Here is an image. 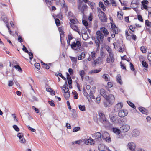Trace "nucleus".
I'll return each instance as SVG.
<instances>
[{
	"instance_id": "obj_1",
	"label": "nucleus",
	"mask_w": 151,
	"mask_h": 151,
	"mask_svg": "<svg viewBox=\"0 0 151 151\" xmlns=\"http://www.w3.org/2000/svg\"><path fill=\"white\" fill-rule=\"evenodd\" d=\"M115 100L114 96L112 94L107 95L104 100V106L105 107H110L112 105Z\"/></svg>"
},
{
	"instance_id": "obj_2",
	"label": "nucleus",
	"mask_w": 151,
	"mask_h": 151,
	"mask_svg": "<svg viewBox=\"0 0 151 151\" xmlns=\"http://www.w3.org/2000/svg\"><path fill=\"white\" fill-rule=\"evenodd\" d=\"M96 39L97 40H95V43L97 46V48H100V44L101 42L103 43L104 38V35L101 32L98 30L96 32Z\"/></svg>"
},
{
	"instance_id": "obj_3",
	"label": "nucleus",
	"mask_w": 151,
	"mask_h": 151,
	"mask_svg": "<svg viewBox=\"0 0 151 151\" xmlns=\"http://www.w3.org/2000/svg\"><path fill=\"white\" fill-rule=\"evenodd\" d=\"M88 1H78V8L83 14H84V11L87 8V6L85 3H87Z\"/></svg>"
},
{
	"instance_id": "obj_4",
	"label": "nucleus",
	"mask_w": 151,
	"mask_h": 151,
	"mask_svg": "<svg viewBox=\"0 0 151 151\" xmlns=\"http://www.w3.org/2000/svg\"><path fill=\"white\" fill-rule=\"evenodd\" d=\"M76 41H74L70 45L72 49L77 51H79L81 49V43L80 41L76 39Z\"/></svg>"
},
{
	"instance_id": "obj_5",
	"label": "nucleus",
	"mask_w": 151,
	"mask_h": 151,
	"mask_svg": "<svg viewBox=\"0 0 151 151\" xmlns=\"http://www.w3.org/2000/svg\"><path fill=\"white\" fill-rule=\"evenodd\" d=\"M98 115L99 116V120L102 123L106 125L109 123V122L106 119V118L103 113L100 111L98 112Z\"/></svg>"
},
{
	"instance_id": "obj_6",
	"label": "nucleus",
	"mask_w": 151,
	"mask_h": 151,
	"mask_svg": "<svg viewBox=\"0 0 151 151\" xmlns=\"http://www.w3.org/2000/svg\"><path fill=\"white\" fill-rule=\"evenodd\" d=\"M136 146V144L132 142H129L127 145V148L130 151H134Z\"/></svg>"
},
{
	"instance_id": "obj_7",
	"label": "nucleus",
	"mask_w": 151,
	"mask_h": 151,
	"mask_svg": "<svg viewBox=\"0 0 151 151\" xmlns=\"http://www.w3.org/2000/svg\"><path fill=\"white\" fill-rule=\"evenodd\" d=\"M123 106V104L121 103H118L116 104L114 107V112H117L120 110L122 107Z\"/></svg>"
},
{
	"instance_id": "obj_8",
	"label": "nucleus",
	"mask_w": 151,
	"mask_h": 151,
	"mask_svg": "<svg viewBox=\"0 0 151 151\" xmlns=\"http://www.w3.org/2000/svg\"><path fill=\"white\" fill-rule=\"evenodd\" d=\"M130 128V126L127 124L123 125L120 128L121 130L123 132H127Z\"/></svg>"
},
{
	"instance_id": "obj_9",
	"label": "nucleus",
	"mask_w": 151,
	"mask_h": 151,
	"mask_svg": "<svg viewBox=\"0 0 151 151\" xmlns=\"http://www.w3.org/2000/svg\"><path fill=\"white\" fill-rule=\"evenodd\" d=\"M17 136L19 138L20 142L22 143H24L26 140L23 137V134L22 133H18Z\"/></svg>"
},
{
	"instance_id": "obj_10",
	"label": "nucleus",
	"mask_w": 151,
	"mask_h": 151,
	"mask_svg": "<svg viewBox=\"0 0 151 151\" xmlns=\"http://www.w3.org/2000/svg\"><path fill=\"white\" fill-rule=\"evenodd\" d=\"M109 117L111 122H115L118 118L117 115H114L112 114H109Z\"/></svg>"
},
{
	"instance_id": "obj_11",
	"label": "nucleus",
	"mask_w": 151,
	"mask_h": 151,
	"mask_svg": "<svg viewBox=\"0 0 151 151\" xmlns=\"http://www.w3.org/2000/svg\"><path fill=\"white\" fill-rule=\"evenodd\" d=\"M111 31L113 33H115V34H117L118 33V29L114 24V23H111Z\"/></svg>"
},
{
	"instance_id": "obj_12",
	"label": "nucleus",
	"mask_w": 151,
	"mask_h": 151,
	"mask_svg": "<svg viewBox=\"0 0 151 151\" xmlns=\"http://www.w3.org/2000/svg\"><path fill=\"white\" fill-rule=\"evenodd\" d=\"M95 139L97 141H100L101 140V134L99 132L95 133L94 134Z\"/></svg>"
},
{
	"instance_id": "obj_13",
	"label": "nucleus",
	"mask_w": 151,
	"mask_h": 151,
	"mask_svg": "<svg viewBox=\"0 0 151 151\" xmlns=\"http://www.w3.org/2000/svg\"><path fill=\"white\" fill-rule=\"evenodd\" d=\"M103 61L102 59L100 57H98L97 59L94 60L93 66H96V65H99Z\"/></svg>"
},
{
	"instance_id": "obj_14",
	"label": "nucleus",
	"mask_w": 151,
	"mask_h": 151,
	"mask_svg": "<svg viewBox=\"0 0 151 151\" xmlns=\"http://www.w3.org/2000/svg\"><path fill=\"white\" fill-rule=\"evenodd\" d=\"M107 50L109 54V56H110L111 60V62L113 63L114 60V55L112 53V51L111 49H108Z\"/></svg>"
},
{
	"instance_id": "obj_15",
	"label": "nucleus",
	"mask_w": 151,
	"mask_h": 151,
	"mask_svg": "<svg viewBox=\"0 0 151 151\" xmlns=\"http://www.w3.org/2000/svg\"><path fill=\"white\" fill-rule=\"evenodd\" d=\"M127 114V113L125 111H124L123 110H120L118 113V115L119 116L121 117H123Z\"/></svg>"
},
{
	"instance_id": "obj_16",
	"label": "nucleus",
	"mask_w": 151,
	"mask_h": 151,
	"mask_svg": "<svg viewBox=\"0 0 151 151\" xmlns=\"http://www.w3.org/2000/svg\"><path fill=\"white\" fill-rule=\"evenodd\" d=\"M35 93H34L33 94L31 93L29 96V100L32 101H37L38 100L37 98L36 97H35L33 95V94Z\"/></svg>"
},
{
	"instance_id": "obj_17",
	"label": "nucleus",
	"mask_w": 151,
	"mask_h": 151,
	"mask_svg": "<svg viewBox=\"0 0 151 151\" xmlns=\"http://www.w3.org/2000/svg\"><path fill=\"white\" fill-rule=\"evenodd\" d=\"M140 132L137 129H134L133 130L132 132V134L133 137H136L139 134Z\"/></svg>"
},
{
	"instance_id": "obj_18",
	"label": "nucleus",
	"mask_w": 151,
	"mask_h": 151,
	"mask_svg": "<svg viewBox=\"0 0 151 151\" xmlns=\"http://www.w3.org/2000/svg\"><path fill=\"white\" fill-rule=\"evenodd\" d=\"M70 27L72 29L77 32L79 34H80V32L77 26L73 24H70Z\"/></svg>"
},
{
	"instance_id": "obj_19",
	"label": "nucleus",
	"mask_w": 151,
	"mask_h": 151,
	"mask_svg": "<svg viewBox=\"0 0 151 151\" xmlns=\"http://www.w3.org/2000/svg\"><path fill=\"white\" fill-rule=\"evenodd\" d=\"M64 91V97L65 99L66 100H68L70 96V91H69L68 88H67V91Z\"/></svg>"
},
{
	"instance_id": "obj_20",
	"label": "nucleus",
	"mask_w": 151,
	"mask_h": 151,
	"mask_svg": "<svg viewBox=\"0 0 151 151\" xmlns=\"http://www.w3.org/2000/svg\"><path fill=\"white\" fill-rule=\"evenodd\" d=\"M101 32H102L104 35L105 37H107L109 34V32L107 29L104 27H103L101 28Z\"/></svg>"
},
{
	"instance_id": "obj_21",
	"label": "nucleus",
	"mask_w": 151,
	"mask_h": 151,
	"mask_svg": "<svg viewBox=\"0 0 151 151\" xmlns=\"http://www.w3.org/2000/svg\"><path fill=\"white\" fill-rule=\"evenodd\" d=\"M67 78L68 80V82L69 85H70L72 84V81L71 78V77L69 73H66Z\"/></svg>"
},
{
	"instance_id": "obj_22",
	"label": "nucleus",
	"mask_w": 151,
	"mask_h": 151,
	"mask_svg": "<svg viewBox=\"0 0 151 151\" xmlns=\"http://www.w3.org/2000/svg\"><path fill=\"white\" fill-rule=\"evenodd\" d=\"M139 109L143 114H147L148 113L147 110L145 108L140 107L139 108Z\"/></svg>"
},
{
	"instance_id": "obj_23",
	"label": "nucleus",
	"mask_w": 151,
	"mask_h": 151,
	"mask_svg": "<svg viewBox=\"0 0 151 151\" xmlns=\"http://www.w3.org/2000/svg\"><path fill=\"white\" fill-rule=\"evenodd\" d=\"M100 93L101 95L105 98L107 96L106 94L105 90L104 89H101L100 90Z\"/></svg>"
},
{
	"instance_id": "obj_24",
	"label": "nucleus",
	"mask_w": 151,
	"mask_h": 151,
	"mask_svg": "<svg viewBox=\"0 0 151 151\" xmlns=\"http://www.w3.org/2000/svg\"><path fill=\"white\" fill-rule=\"evenodd\" d=\"M101 68H100L99 69H95L94 70H91L89 72V73L90 74H92L93 73H97L100 72L101 70Z\"/></svg>"
},
{
	"instance_id": "obj_25",
	"label": "nucleus",
	"mask_w": 151,
	"mask_h": 151,
	"mask_svg": "<svg viewBox=\"0 0 151 151\" xmlns=\"http://www.w3.org/2000/svg\"><path fill=\"white\" fill-rule=\"evenodd\" d=\"M113 132L116 134H119L121 132V129L115 127L113 128Z\"/></svg>"
},
{
	"instance_id": "obj_26",
	"label": "nucleus",
	"mask_w": 151,
	"mask_h": 151,
	"mask_svg": "<svg viewBox=\"0 0 151 151\" xmlns=\"http://www.w3.org/2000/svg\"><path fill=\"white\" fill-rule=\"evenodd\" d=\"M102 78L104 79V80L107 81H109V75L106 74H104L102 76Z\"/></svg>"
},
{
	"instance_id": "obj_27",
	"label": "nucleus",
	"mask_w": 151,
	"mask_h": 151,
	"mask_svg": "<svg viewBox=\"0 0 151 151\" xmlns=\"http://www.w3.org/2000/svg\"><path fill=\"white\" fill-rule=\"evenodd\" d=\"M109 136V133L106 132H104L102 133L101 137L104 140L105 139V137L106 138V137Z\"/></svg>"
},
{
	"instance_id": "obj_28",
	"label": "nucleus",
	"mask_w": 151,
	"mask_h": 151,
	"mask_svg": "<svg viewBox=\"0 0 151 151\" xmlns=\"http://www.w3.org/2000/svg\"><path fill=\"white\" fill-rule=\"evenodd\" d=\"M116 79L117 82L118 83L121 85H122V82L121 79V77L119 74H118L117 75Z\"/></svg>"
},
{
	"instance_id": "obj_29",
	"label": "nucleus",
	"mask_w": 151,
	"mask_h": 151,
	"mask_svg": "<svg viewBox=\"0 0 151 151\" xmlns=\"http://www.w3.org/2000/svg\"><path fill=\"white\" fill-rule=\"evenodd\" d=\"M82 37L83 39L85 40H86L89 38L86 32L83 34V35H82Z\"/></svg>"
},
{
	"instance_id": "obj_30",
	"label": "nucleus",
	"mask_w": 151,
	"mask_h": 151,
	"mask_svg": "<svg viewBox=\"0 0 151 151\" xmlns=\"http://www.w3.org/2000/svg\"><path fill=\"white\" fill-rule=\"evenodd\" d=\"M99 6L104 11H105L106 10V9L105 7L102 2L100 1L99 3Z\"/></svg>"
},
{
	"instance_id": "obj_31",
	"label": "nucleus",
	"mask_w": 151,
	"mask_h": 151,
	"mask_svg": "<svg viewBox=\"0 0 151 151\" xmlns=\"http://www.w3.org/2000/svg\"><path fill=\"white\" fill-rule=\"evenodd\" d=\"M85 56V55L84 52H82L81 54L79 55L78 56V60H81L83 58H84Z\"/></svg>"
},
{
	"instance_id": "obj_32",
	"label": "nucleus",
	"mask_w": 151,
	"mask_h": 151,
	"mask_svg": "<svg viewBox=\"0 0 151 151\" xmlns=\"http://www.w3.org/2000/svg\"><path fill=\"white\" fill-rule=\"evenodd\" d=\"M2 20L6 23H8L7 18L5 15H2L1 16Z\"/></svg>"
},
{
	"instance_id": "obj_33",
	"label": "nucleus",
	"mask_w": 151,
	"mask_h": 151,
	"mask_svg": "<svg viewBox=\"0 0 151 151\" xmlns=\"http://www.w3.org/2000/svg\"><path fill=\"white\" fill-rule=\"evenodd\" d=\"M14 68H15L16 69H17V70L20 72H22V70L21 68L18 65H15L14 66Z\"/></svg>"
},
{
	"instance_id": "obj_34",
	"label": "nucleus",
	"mask_w": 151,
	"mask_h": 151,
	"mask_svg": "<svg viewBox=\"0 0 151 151\" xmlns=\"http://www.w3.org/2000/svg\"><path fill=\"white\" fill-rule=\"evenodd\" d=\"M79 108L80 110L82 111H84L86 110V108L85 105H80L79 106Z\"/></svg>"
},
{
	"instance_id": "obj_35",
	"label": "nucleus",
	"mask_w": 151,
	"mask_h": 151,
	"mask_svg": "<svg viewBox=\"0 0 151 151\" xmlns=\"http://www.w3.org/2000/svg\"><path fill=\"white\" fill-rule=\"evenodd\" d=\"M127 102L131 107L133 108H135L136 107L133 103L129 101H127Z\"/></svg>"
},
{
	"instance_id": "obj_36",
	"label": "nucleus",
	"mask_w": 151,
	"mask_h": 151,
	"mask_svg": "<svg viewBox=\"0 0 151 151\" xmlns=\"http://www.w3.org/2000/svg\"><path fill=\"white\" fill-rule=\"evenodd\" d=\"M142 65L146 68H148V65L147 63L145 61H142Z\"/></svg>"
},
{
	"instance_id": "obj_37",
	"label": "nucleus",
	"mask_w": 151,
	"mask_h": 151,
	"mask_svg": "<svg viewBox=\"0 0 151 151\" xmlns=\"http://www.w3.org/2000/svg\"><path fill=\"white\" fill-rule=\"evenodd\" d=\"M73 16V14L71 11H69L68 13V17L69 19L72 18Z\"/></svg>"
},
{
	"instance_id": "obj_38",
	"label": "nucleus",
	"mask_w": 151,
	"mask_h": 151,
	"mask_svg": "<svg viewBox=\"0 0 151 151\" xmlns=\"http://www.w3.org/2000/svg\"><path fill=\"white\" fill-rule=\"evenodd\" d=\"M68 86V84L66 80L65 81V82L63 86V91H65V90H67V87Z\"/></svg>"
},
{
	"instance_id": "obj_39",
	"label": "nucleus",
	"mask_w": 151,
	"mask_h": 151,
	"mask_svg": "<svg viewBox=\"0 0 151 151\" xmlns=\"http://www.w3.org/2000/svg\"><path fill=\"white\" fill-rule=\"evenodd\" d=\"M88 4L90 6L91 8L92 9L95 7V4L93 2L89 3Z\"/></svg>"
},
{
	"instance_id": "obj_40",
	"label": "nucleus",
	"mask_w": 151,
	"mask_h": 151,
	"mask_svg": "<svg viewBox=\"0 0 151 151\" xmlns=\"http://www.w3.org/2000/svg\"><path fill=\"white\" fill-rule=\"evenodd\" d=\"M70 58L71 59L72 62L74 63H76L77 61V58L76 57H74L71 56H70Z\"/></svg>"
},
{
	"instance_id": "obj_41",
	"label": "nucleus",
	"mask_w": 151,
	"mask_h": 151,
	"mask_svg": "<svg viewBox=\"0 0 151 151\" xmlns=\"http://www.w3.org/2000/svg\"><path fill=\"white\" fill-rule=\"evenodd\" d=\"M70 21L71 22V23H72V24H77L78 22V21L77 20H76L74 19H72V18L70 19Z\"/></svg>"
},
{
	"instance_id": "obj_42",
	"label": "nucleus",
	"mask_w": 151,
	"mask_h": 151,
	"mask_svg": "<svg viewBox=\"0 0 151 151\" xmlns=\"http://www.w3.org/2000/svg\"><path fill=\"white\" fill-rule=\"evenodd\" d=\"M145 24L147 26L149 27H151V22H150L148 20H145Z\"/></svg>"
},
{
	"instance_id": "obj_43",
	"label": "nucleus",
	"mask_w": 151,
	"mask_h": 151,
	"mask_svg": "<svg viewBox=\"0 0 151 151\" xmlns=\"http://www.w3.org/2000/svg\"><path fill=\"white\" fill-rule=\"evenodd\" d=\"M82 23L83 25H84L85 27H86V29H87V27L88 25V23L85 20H82Z\"/></svg>"
},
{
	"instance_id": "obj_44",
	"label": "nucleus",
	"mask_w": 151,
	"mask_h": 151,
	"mask_svg": "<svg viewBox=\"0 0 151 151\" xmlns=\"http://www.w3.org/2000/svg\"><path fill=\"white\" fill-rule=\"evenodd\" d=\"M45 1L48 7H49V6H48L49 3H50V6H51L52 5L53 1Z\"/></svg>"
},
{
	"instance_id": "obj_45",
	"label": "nucleus",
	"mask_w": 151,
	"mask_h": 151,
	"mask_svg": "<svg viewBox=\"0 0 151 151\" xmlns=\"http://www.w3.org/2000/svg\"><path fill=\"white\" fill-rule=\"evenodd\" d=\"M55 22L56 25L57 26H59L60 25V20L58 18H56L55 19Z\"/></svg>"
},
{
	"instance_id": "obj_46",
	"label": "nucleus",
	"mask_w": 151,
	"mask_h": 151,
	"mask_svg": "<svg viewBox=\"0 0 151 151\" xmlns=\"http://www.w3.org/2000/svg\"><path fill=\"white\" fill-rule=\"evenodd\" d=\"M72 113V114L73 117H75L76 115V110L74 109H72L71 110Z\"/></svg>"
},
{
	"instance_id": "obj_47",
	"label": "nucleus",
	"mask_w": 151,
	"mask_h": 151,
	"mask_svg": "<svg viewBox=\"0 0 151 151\" xmlns=\"http://www.w3.org/2000/svg\"><path fill=\"white\" fill-rule=\"evenodd\" d=\"M35 66L38 69H40V65L38 63H36L35 64Z\"/></svg>"
},
{
	"instance_id": "obj_48",
	"label": "nucleus",
	"mask_w": 151,
	"mask_h": 151,
	"mask_svg": "<svg viewBox=\"0 0 151 151\" xmlns=\"http://www.w3.org/2000/svg\"><path fill=\"white\" fill-rule=\"evenodd\" d=\"M80 129V128L79 127H75L73 129V132H76L78 131H79Z\"/></svg>"
},
{
	"instance_id": "obj_49",
	"label": "nucleus",
	"mask_w": 151,
	"mask_h": 151,
	"mask_svg": "<svg viewBox=\"0 0 151 151\" xmlns=\"http://www.w3.org/2000/svg\"><path fill=\"white\" fill-rule=\"evenodd\" d=\"M72 93L73 94H74V98L75 99H78V95L76 92L75 91H73Z\"/></svg>"
},
{
	"instance_id": "obj_50",
	"label": "nucleus",
	"mask_w": 151,
	"mask_h": 151,
	"mask_svg": "<svg viewBox=\"0 0 151 151\" xmlns=\"http://www.w3.org/2000/svg\"><path fill=\"white\" fill-rule=\"evenodd\" d=\"M79 73L80 76H84L85 74V72L83 70H81L79 71Z\"/></svg>"
},
{
	"instance_id": "obj_51",
	"label": "nucleus",
	"mask_w": 151,
	"mask_h": 151,
	"mask_svg": "<svg viewBox=\"0 0 151 151\" xmlns=\"http://www.w3.org/2000/svg\"><path fill=\"white\" fill-rule=\"evenodd\" d=\"M122 6H127V1H119Z\"/></svg>"
},
{
	"instance_id": "obj_52",
	"label": "nucleus",
	"mask_w": 151,
	"mask_h": 151,
	"mask_svg": "<svg viewBox=\"0 0 151 151\" xmlns=\"http://www.w3.org/2000/svg\"><path fill=\"white\" fill-rule=\"evenodd\" d=\"M13 128L14 130L17 132H18L19 131V129L18 128V126L16 125H13Z\"/></svg>"
},
{
	"instance_id": "obj_53",
	"label": "nucleus",
	"mask_w": 151,
	"mask_h": 151,
	"mask_svg": "<svg viewBox=\"0 0 151 151\" xmlns=\"http://www.w3.org/2000/svg\"><path fill=\"white\" fill-rule=\"evenodd\" d=\"M117 16L118 18L120 20H121L123 18V14H119V12H117Z\"/></svg>"
},
{
	"instance_id": "obj_54",
	"label": "nucleus",
	"mask_w": 151,
	"mask_h": 151,
	"mask_svg": "<svg viewBox=\"0 0 151 151\" xmlns=\"http://www.w3.org/2000/svg\"><path fill=\"white\" fill-rule=\"evenodd\" d=\"M140 50L143 53H145L146 52V50L144 46H142L140 47Z\"/></svg>"
},
{
	"instance_id": "obj_55",
	"label": "nucleus",
	"mask_w": 151,
	"mask_h": 151,
	"mask_svg": "<svg viewBox=\"0 0 151 151\" xmlns=\"http://www.w3.org/2000/svg\"><path fill=\"white\" fill-rule=\"evenodd\" d=\"M82 142L81 140H78L74 142H72V144L73 145L75 144H80V143Z\"/></svg>"
},
{
	"instance_id": "obj_56",
	"label": "nucleus",
	"mask_w": 151,
	"mask_h": 151,
	"mask_svg": "<svg viewBox=\"0 0 151 151\" xmlns=\"http://www.w3.org/2000/svg\"><path fill=\"white\" fill-rule=\"evenodd\" d=\"M137 18L140 21L142 22H143V20L141 15H137Z\"/></svg>"
},
{
	"instance_id": "obj_57",
	"label": "nucleus",
	"mask_w": 151,
	"mask_h": 151,
	"mask_svg": "<svg viewBox=\"0 0 151 151\" xmlns=\"http://www.w3.org/2000/svg\"><path fill=\"white\" fill-rule=\"evenodd\" d=\"M91 57L93 60H94L96 58V53L94 52H93L91 53Z\"/></svg>"
},
{
	"instance_id": "obj_58",
	"label": "nucleus",
	"mask_w": 151,
	"mask_h": 151,
	"mask_svg": "<svg viewBox=\"0 0 151 151\" xmlns=\"http://www.w3.org/2000/svg\"><path fill=\"white\" fill-rule=\"evenodd\" d=\"M83 94H84V95L85 96H86L87 98H88V96H89V95L88 94L87 92H86V90L84 88H83Z\"/></svg>"
},
{
	"instance_id": "obj_59",
	"label": "nucleus",
	"mask_w": 151,
	"mask_h": 151,
	"mask_svg": "<svg viewBox=\"0 0 151 151\" xmlns=\"http://www.w3.org/2000/svg\"><path fill=\"white\" fill-rule=\"evenodd\" d=\"M23 51H24L26 53H27L29 52V51L25 47V45L23 46V48L22 49Z\"/></svg>"
},
{
	"instance_id": "obj_60",
	"label": "nucleus",
	"mask_w": 151,
	"mask_h": 151,
	"mask_svg": "<svg viewBox=\"0 0 151 151\" xmlns=\"http://www.w3.org/2000/svg\"><path fill=\"white\" fill-rule=\"evenodd\" d=\"M104 140H105L106 142H110L111 141V138L109 137V136L106 137V138L105 137V139Z\"/></svg>"
},
{
	"instance_id": "obj_61",
	"label": "nucleus",
	"mask_w": 151,
	"mask_h": 151,
	"mask_svg": "<svg viewBox=\"0 0 151 151\" xmlns=\"http://www.w3.org/2000/svg\"><path fill=\"white\" fill-rule=\"evenodd\" d=\"M27 53H28L29 54L30 59L31 60H32L33 58V53L29 52Z\"/></svg>"
},
{
	"instance_id": "obj_62",
	"label": "nucleus",
	"mask_w": 151,
	"mask_h": 151,
	"mask_svg": "<svg viewBox=\"0 0 151 151\" xmlns=\"http://www.w3.org/2000/svg\"><path fill=\"white\" fill-rule=\"evenodd\" d=\"M141 3H142V5L143 6V7H141V9H147L148 7H147V6L146 5V4L143 3L142 2H141Z\"/></svg>"
},
{
	"instance_id": "obj_63",
	"label": "nucleus",
	"mask_w": 151,
	"mask_h": 151,
	"mask_svg": "<svg viewBox=\"0 0 151 151\" xmlns=\"http://www.w3.org/2000/svg\"><path fill=\"white\" fill-rule=\"evenodd\" d=\"M68 40H69V41H70L73 38V37L72 36V34L71 33H69L68 35Z\"/></svg>"
},
{
	"instance_id": "obj_64",
	"label": "nucleus",
	"mask_w": 151,
	"mask_h": 151,
	"mask_svg": "<svg viewBox=\"0 0 151 151\" xmlns=\"http://www.w3.org/2000/svg\"><path fill=\"white\" fill-rule=\"evenodd\" d=\"M130 65L131 70L132 71H134L135 70V68L133 64L132 63H130Z\"/></svg>"
}]
</instances>
